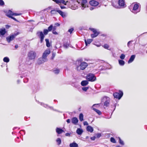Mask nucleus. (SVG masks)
Returning <instances> with one entry per match:
<instances>
[{
	"label": "nucleus",
	"instance_id": "1",
	"mask_svg": "<svg viewBox=\"0 0 147 147\" xmlns=\"http://www.w3.org/2000/svg\"><path fill=\"white\" fill-rule=\"evenodd\" d=\"M76 69L78 71L84 69L88 66V64L85 62H82L80 59H78L76 62Z\"/></svg>",
	"mask_w": 147,
	"mask_h": 147
},
{
	"label": "nucleus",
	"instance_id": "2",
	"mask_svg": "<svg viewBox=\"0 0 147 147\" xmlns=\"http://www.w3.org/2000/svg\"><path fill=\"white\" fill-rule=\"evenodd\" d=\"M50 51L49 49L45 50L43 53L42 57L38 58V64L40 65L47 61V57L50 53Z\"/></svg>",
	"mask_w": 147,
	"mask_h": 147
},
{
	"label": "nucleus",
	"instance_id": "3",
	"mask_svg": "<svg viewBox=\"0 0 147 147\" xmlns=\"http://www.w3.org/2000/svg\"><path fill=\"white\" fill-rule=\"evenodd\" d=\"M139 4L136 3L134 4H133L131 6H133V8L130 9L131 11L134 14H136L140 11V7H139Z\"/></svg>",
	"mask_w": 147,
	"mask_h": 147
},
{
	"label": "nucleus",
	"instance_id": "4",
	"mask_svg": "<svg viewBox=\"0 0 147 147\" xmlns=\"http://www.w3.org/2000/svg\"><path fill=\"white\" fill-rule=\"evenodd\" d=\"M86 80L88 81L93 82L96 80V78L95 75L92 73H89L87 75Z\"/></svg>",
	"mask_w": 147,
	"mask_h": 147
},
{
	"label": "nucleus",
	"instance_id": "5",
	"mask_svg": "<svg viewBox=\"0 0 147 147\" xmlns=\"http://www.w3.org/2000/svg\"><path fill=\"white\" fill-rule=\"evenodd\" d=\"M36 55V52L32 51H30L28 54V57L30 60H34Z\"/></svg>",
	"mask_w": 147,
	"mask_h": 147
},
{
	"label": "nucleus",
	"instance_id": "6",
	"mask_svg": "<svg viewBox=\"0 0 147 147\" xmlns=\"http://www.w3.org/2000/svg\"><path fill=\"white\" fill-rule=\"evenodd\" d=\"M102 102L104 103V105L106 107H108L110 103V98L107 96H104L102 99Z\"/></svg>",
	"mask_w": 147,
	"mask_h": 147
},
{
	"label": "nucleus",
	"instance_id": "7",
	"mask_svg": "<svg viewBox=\"0 0 147 147\" xmlns=\"http://www.w3.org/2000/svg\"><path fill=\"white\" fill-rule=\"evenodd\" d=\"M89 30L93 32V34L91 35V36L92 38L96 37L99 34V33L97 32L96 30L94 28H90Z\"/></svg>",
	"mask_w": 147,
	"mask_h": 147
},
{
	"label": "nucleus",
	"instance_id": "8",
	"mask_svg": "<svg viewBox=\"0 0 147 147\" xmlns=\"http://www.w3.org/2000/svg\"><path fill=\"white\" fill-rule=\"evenodd\" d=\"M123 95V92L120 90L119 91V93L116 92L113 94V96L114 98H118V99H120L122 96Z\"/></svg>",
	"mask_w": 147,
	"mask_h": 147
},
{
	"label": "nucleus",
	"instance_id": "9",
	"mask_svg": "<svg viewBox=\"0 0 147 147\" xmlns=\"http://www.w3.org/2000/svg\"><path fill=\"white\" fill-rule=\"evenodd\" d=\"M37 34L40 39V43H42L45 37V36L42 32V31H38L37 32Z\"/></svg>",
	"mask_w": 147,
	"mask_h": 147
},
{
	"label": "nucleus",
	"instance_id": "10",
	"mask_svg": "<svg viewBox=\"0 0 147 147\" xmlns=\"http://www.w3.org/2000/svg\"><path fill=\"white\" fill-rule=\"evenodd\" d=\"M16 36V34L10 35L9 36L6 37V39L7 41L8 42H10L11 41L14 39L15 37Z\"/></svg>",
	"mask_w": 147,
	"mask_h": 147
},
{
	"label": "nucleus",
	"instance_id": "11",
	"mask_svg": "<svg viewBox=\"0 0 147 147\" xmlns=\"http://www.w3.org/2000/svg\"><path fill=\"white\" fill-rule=\"evenodd\" d=\"M87 1L86 0H82L81 3V9L82 10L84 9L85 8L87 7Z\"/></svg>",
	"mask_w": 147,
	"mask_h": 147
},
{
	"label": "nucleus",
	"instance_id": "12",
	"mask_svg": "<svg viewBox=\"0 0 147 147\" xmlns=\"http://www.w3.org/2000/svg\"><path fill=\"white\" fill-rule=\"evenodd\" d=\"M90 4L93 6H96L99 4V2L94 0H91L89 2Z\"/></svg>",
	"mask_w": 147,
	"mask_h": 147
},
{
	"label": "nucleus",
	"instance_id": "13",
	"mask_svg": "<svg viewBox=\"0 0 147 147\" xmlns=\"http://www.w3.org/2000/svg\"><path fill=\"white\" fill-rule=\"evenodd\" d=\"M71 121L73 124L74 125H76L78 122V120L76 117H74L71 119Z\"/></svg>",
	"mask_w": 147,
	"mask_h": 147
},
{
	"label": "nucleus",
	"instance_id": "14",
	"mask_svg": "<svg viewBox=\"0 0 147 147\" xmlns=\"http://www.w3.org/2000/svg\"><path fill=\"white\" fill-rule=\"evenodd\" d=\"M98 104H95L93 105L92 107V108H93V109L99 115H100L102 113L101 111L98 109H96L94 108L93 107H95L96 105H98Z\"/></svg>",
	"mask_w": 147,
	"mask_h": 147
},
{
	"label": "nucleus",
	"instance_id": "15",
	"mask_svg": "<svg viewBox=\"0 0 147 147\" xmlns=\"http://www.w3.org/2000/svg\"><path fill=\"white\" fill-rule=\"evenodd\" d=\"M6 15L9 18H10L11 16H13V12L10 10H9L5 12Z\"/></svg>",
	"mask_w": 147,
	"mask_h": 147
},
{
	"label": "nucleus",
	"instance_id": "16",
	"mask_svg": "<svg viewBox=\"0 0 147 147\" xmlns=\"http://www.w3.org/2000/svg\"><path fill=\"white\" fill-rule=\"evenodd\" d=\"M56 131L57 133L59 134H60L64 132L63 130L59 127H57L56 128Z\"/></svg>",
	"mask_w": 147,
	"mask_h": 147
},
{
	"label": "nucleus",
	"instance_id": "17",
	"mask_svg": "<svg viewBox=\"0 0 147 147\" xmlns=\"http://www.w3.org/2000/svg\"><path fill=\"white\" fill-rule=\"evenodd\" d=\"M118 4L121 7H124L125 5L124 0H119Z\"/></svg>",
	"mask_w": 147,
	"mask_h": 147
},
{
	"label": "nucleus",
	"instance_id": "18",
	"mask_svg": "<svg viewBox=\"0 0 147 147\" xmlns=\"http://www.w3.org/2000/svg\"><path fill=\"white\" fill-rule=\"evenodd\" d=\"M135 57L136 55H132L128 61V63H129L132 62L134 60Z\"/></svg>",
	"mask_w": 147,
	"mask_h": 147
},
{
	"label": "nucleus",
	"instance_id": "19",
	"mask_svg": "<svg viewBox=\"0 0 147 147\" xmlns=\"http://www.w3.org/2000/svg\"><path fill=\"white\" fill-rule=\"evenodd\" d=\"M87 130L91 133L93 131V128L90 126H88L86 128Z\"/></svg>",
	"mask_w": 147,
	"mask_h": 147
},
{
	"label": "nucleus",
	"instance_id": "20",
	"mask_svg": "<svg viewBox=\"0 0 147 147\" xmlns=\"http://www.w3.org/2000/svg\"><path fill=\"white\" fill-rule=\"evenodd\" d=\"M88 84V81L87 80H83L82 81L81 84L82 86H84L87 85Z\"/></svg>",
	"mask_w": 147,
	"mask_h": 147
},
{
	"label": "nucleus",
	"instance_id": "21",
	"mask_svg": "<svg viewBox=\"0 0 147 147\" xmlns=\"http://www.w3.org/2000/svg\"><path fill=\"white\" fill-rule=\"evenodd\" d=\"M76 132L78 135H81L83 131L82 129L78 128L77 129Z\"/></svg>",
	"mask_w": 147,
	"mask_h": 147
},
{
	"label": "nucleus",
	"instance_id": "22",
	"mask_svg": "<svg viewBox=\"0 0 147 147\" xmlns=\"http://www.w3.org/2000/svg\"><path fill=\"white\" fill-rule=\"evenodd\" d=\"M92 41V39H88L87 40H85V42L86 46H87L88 44H90Z\"/></svg>",
	"mask_w": 147,
	"mask_h": 147
},
{
	"label": "nucleus",
	"instance_id": "23",
	"mask_svg": "<svg viewBox=\"0 0 147 147\" xmlns=\"http://www.w3.org/2000/svg\"><path fill=\"white\" fill-rule=\"evenodd\" d=\"M57 12L61 15L63 18L65 17V15L64 13L60 10H57Z\"/></svg>",
	"mask_w": 147,
	"mask_h": 147
},
{
	"label": "nucleus",
	"instance_id": "24",
	"mask_svg": "<svg viewBox=\"0 0 147 147\" xmlns=\"http://www.w3.org/2000/svg\"><path fill=\"white\" fill-rule=\"evenodd\" d=\"M69 146L70 147H78V145L75 142H74L70 144Z\"/></svg>",
	"mask_w": 147,
	"mask_h": 147
},
{
	"label": "nucleus",
	"instance_id": "25",
	"mask_svg": "<svg viewBox=\"0 0 147 147\" xmlns=\"http://www.w3.org/2000/svg\"><path fill=\"white\" fill-rule=\"evenodd\" d=\"M40 103L41 105L43 106L45 108H47L48 107H49V108H50L51 109L53 110V108L52 107L49 106L45 104L44 103L42 102H41Z\"/></svg>",
	"mask_w": 147,
	"mask_h": 147
},
{
	"label": "nucleus",
	"instance_id": "26",
	"mask_svg": "<svg viewBox=\"0 0 147 147\" xmlns=\"http://www.w3.org/2000/svg\"><path fill=\"white\" fill-rule=\"evenodd\" d=\"M6 33V31L5 28L1 29L0 30V34L2 35H4Z\"/></svg>",
	"mask_w": 147,
	"mask_h": 147
},
{
	"label": "nucleus",
	"instance_id": "27",
	"mask_svg": "<svg viewBox=\"0 0 147 147\" xmlns=\"http://www.w3.org/2000/svg\"><path fill=\"white\" fill-rule=\"evenodd\" d=\"M45 40L46 42V45L47 47H49L50 46V44L49 42V40L48 39H46Z\"/></svg>",
	"mask_w": 147,
	"mask_h": 147
},
{
	"label": "nucleus",
	"instance_id": "28",
	"mask_svg": "<svg viewBox=\"0 0 147 147\" xmlns=\"http://www.w3.org/2000/svg\"><path fill=\"white\" fill-rule=\"evenodd\" d=\"M118 61L119 64L121 66H123L125 64V61L122 60H119Z\"/></svg>",
	"mask_w": 147,
	"mask_h": 147
},
{
	"label": "nucleus",
	"instance_id": "29",
	"mask_svg": "<svg viewBox=\"0 0 147 147\" xmlns=\"http://www.w3.org/2000/svg\"><path fill=\"white\" fill-rule=\"evenodd\" d=\"M83 115L82 113H81L80 114L79 116V118L80 121H82L83 120Z\"/></svg>",
	"mask_w": 147,
	"mask_h": 147
},
{
	"label": "nucleus",
	"instance_id": "30",
	"mask_svg": "<svg viewBox=\"0 0 147 147\" xmlns=\"http://www.w3.org/2000/svg\"><path fill=\"white\" fill-rule=\"evenodd\" d=\"M3 61L4 62L8 63L9 61V59L8 57H5L3 58Z\"/></svg>",
	"mask_w": 147,
	"mask_h": 147
},
{
	"label": "nucleus",
	"instance_id": "31",
	"mask_svg": "<svg viewBox=\"0 0 147 147\" xmlns=\"http://www.w3.org/2000/svg\"><path fill=\"white\" fill-rule=\"evenodd\" d=\"M51 13L52 14H57V10L56 11L55 10H52L51 11Z\"/></svg>",
	"mask_w": 147,
	"mask_h": 147
},
{
	"label": "nucleus",
	"instance_id": "32",
	"mask_svg": "<svg viewBox=\"0 0 147 147\" xmlns=\"http://www.w3.org/2000/svg\"><path fill=\"white\" fill-rule=\"evenodd\" d=\"M56 141L57 142V144L58 145H59L61 143V139L59 138H57V139L56 140Z\"/></svg>",
	"mask_w": 147,
	"mask_h": 147
},
{
	"label": "nucleus",
	"instance_id": "33",
	"mask_svg": "<svg viewBox=\"0 0 147 147\" xmlns=\"http://www.w3.org/2000/svg\"><path fill=\"white\" fill-rule=\"evenodd\" d=\"M119 144L122 145H123L124 144V142L122 140L120 137H119Z\"/></svg>",
	"mask_w": 147,
	"mask_h": 147
},
{
	"label": "nucleus",
	"instance_id": "34",
	"mask_svg": "<svg viewBox=\"0 0 147 147\" xmlns=\"http://www.w3.org/2000/svg\"><path fill=\"white\" fill-rule=\"evenodd\" d=\"M53 28V26L52 25H51L48 27V29H47L49 32L51 31L52 30Z\"/></svg>",
	"mask_w": 147,
	"mask_h": 147
},
{
	"label": "nucleus",
	"instance_id": "35",
	"mask_svg": "<svg viewBox=\"0 0 147 147\" xmlns=\"http://www.w3.org/2000/svg\"><path fill=\"white\" fill-rule=\"evenodd\" d=\"M49 32L48 30L46 29H45L43 30V34L44 35H47Z\"/></svg>",
	"mask_w": 147,
	"mask_h": 147
},
{
	"label": "nucleus",
	"instance_id": "36",
	"mask_svg": "<svg viewBox=\"0 0 147 147\" xmlns=\"http://www.w3.org/2000/svg\"><path fill=\"white\" fill-rule=\"evenodd\" d=\"M22 76H20V78H22L23 77H24L26 76L27 75V74L26 72H25V73H22Z\"/></svg>",
	"mask_w": 147,
	"mask_h": 147
},
{
	"label": "nucleus",
	"instance_id": "37",
	"mask_svg": "<svg viewBox=\"0 0 147 147\" xmlns=\"http://www.w3.org/2000/svg\"><path fill=\"white\" fill-rule=\"evenodd\" d=\"M110 140L112 142L114 143H115L116 142L115 139L113 137L111 138Z\"/></svg>",
	"mask_w": 147,
	"mask_h": 147
},
{
	"label": "nucleus",
	"instance_id": "38",
	"mask_svg": "<svg viewBox=\"0 0 147 147\" xmlns=\"http://www.w3.org/2000/svg\"><path fill=\"white\" fill-rule=\"evenodd\" d=\"M53 1H54L56 3L58 4H59L61 3V0H52Z\"/></svg>",
	"mask_w": 147,
	"mask_h": 147
},
{
	"label": "nucleus",
	"instance_id": "39",
	"mask_svg": "<svg viewBox=\"0 0 147 147\" xmlns=\"http://www.w3.org/2000/svg\"><path fill=\"white\" fill-rule=\"evenodd\" d=\"M88 88H89V87H82V89L83 91L86 92L88 89Z\"/></svg>",
	"mask_w": 147,
	"mask_h": 147
},
{
	"label": "nucleus",
	"instance_id": "40",
	"mask_svg": "<svg viewBox=\"0 0 147 147\" xmlns=\"http://www.w3.org/2000/svg\"><path fill=\"white\" fill-rule=\"evenodd\" d=\"M125 57V55L123 54H121L120 57V58L122 59H124Z\"/></svg>",
	"mask_w": 147,
	"mask_h": 147
},
{
	"label": "nucleus",
	"instance_id": "41",
	"mask_svg": "<svg viewBox=\"0 0 147 147\" xmlns=\"http://www.w3.org/2000/svg\"><path fill=\"white\" fill-rule=\"evenodd\" d=\"M54 73L56 74H57L59 73V70L58 69H56L53 71Z\"/></svg>",
	"mask_w": 147,
	"mask_h": 147
},
{
	"label": "nucleus",
	"instance_id": "42",
	"mask_svg": "<svg viewBox=\"0 0 147 147\" xmlns=\"http://www.w3.org/2000/svg\"><path fill=\"white\" fill-rule=\"evenodd\" d=\"M74 86L76 88H78L79 86H80V85L77 83H75L74 84Z\"/></svg>",
	"mask_w": 147,
	"mask_h": 147
},
{
	"label": "nucleus",
	"instance_id": "43",
	"mask_svg": "<svg viewBox=\"0 0 147 147\" xmlns=\"http://www.w3.org/2000/svg\"><path fill=\"white\" fill-rule=\"evenodd\" d=\"M68 2L67 1H65L64 0H61V3H62L64 4L65 5H67V3Z\"/></svg>",
	"mask_w": 147,
	"mask_h": 147
},
{
	"label": "nucleus",
	"instance_id": "44",
	"mask_svg": "<svg viewBox=\"0 0 147 147\" xmlns=\"http://www.w3.org/2000/svg\"><path fill=\"white\" fill-rule=\"evenodd\" d=\"M63 46L66 48H67L69 47V44L68 43H66L64 44Z\"/></svg>",
	"mask_w": 147,
	"mask_h": 147
},
{
	"label": "nucleus",
	"instance_id": "45",
	"mask_svg": "<svg viewBox=\"0 0 147 147\" xmlns=\"http://www.w3.org/2000/svg\"><path fill=\"white\" fill-rule=\"evenodd\" d=\"M55 55H56V53H55L54 52H53L52 53V57H51V59H53L55 57Z\"/></svg>",
	"mask_w": 147,
	"mask_h": 147
},
{
	"label": "nucleus",
	"instance_id": "46",
	"mask_svg": "<svg viewBox=\"0 0 147 147\" xmlns=\"http://www.w3.org/2000/svg\"><path fill=\"white\" fill-rule=\"evenodd\" d=\"M74 30V29L73 28H71V29H69L68 31L69 32H70V34Z\"/></svg>",
	"mask_w": 147,
	"mask_h": 147
},
{
	"label": "nucleus",
	"instance_id": "47",
	"mask_svg": "<svg viewBox=\"0 0 147 147\" xmlns=\"http://www.w3.org/2000/svg\"><path fill=\"white\" fill-rule=\"evenodd\" d=\"M4 4V3L2 0H0V5H3Z\"/></svg>",
	"mask_w": 147,
	"mask_h": 147
},
{
	"label": "nucleus",
	"instance_id": "48",
	"mask_svg": "<svg viewBox=\"0 0 147 147\" xmlns=\"http://www.w3.org/2000/svg\"><path fill=\"white\" fill-rule=\"evenodd\" d=\"M103 47L104 48L107 49L109 47V46L108 45L106 44L104 45Z\"/></svg>",
	"mask_w": 147,
	"mask_h": 147
},
{
	"label": "nucleus",
	"instance_id": "49",
	"mask_svg": "<svg viewBox=\"0 0 147 147\" xmlns=\"http://www.w3.org/2000/svg\"><path fill=\"white\" fill-rule=\"evenodd\" d=\"M28 78H25L24 79V83H26L28 82Z\"/></svg>",
	"mask_w": 147,
	"mask_h": 147
},
{
	"label": "nucleus",
	"instance_id": "50",
	"mask_svg": "<svg viewBox=\"0 0 147 147\" xmlns=\"http://www.w3.org/2000/svg\"><path fill=\"white\" fill-rule=\"evenodd\" d=\"M13 16H20V15L21 14V13H14L13 12Z\"/></svg>",
	"mask_w": 147,
	"mask_h": 147
},
{
	"label": "nucleus",
	"instance_id": "51",
	"mask_svg": "<svg viewBox=\"0 0 147 147\" xmlns=\"http://www.w3.org/2000/svg\"><path fill=\"white\" fill-rule=\"evenodd\" d=\"M112 5L113 6V7H115L116 8H119V6L118 5H115V4L114 3H112Z\"/></svg>",
	"mask_w": 147,
	"mask_h": 147
},
{
	"label": "nucleus",
	"instance_id": "52",
	"mask_svg": "<svg viewBox=\"0 0 147 147\" xmlns=\"http://www.w3.org/2000/svg\"><path fill=\"white\" fill-rule=\"evenodd\" d=\"M60 7L61 9H65L66 8V7L64 6H63L62 5H60Z\"/></svg>",
	"mask_w": 147,
	"mask_h": 147
},
{
	"label": "nucleus",
	"instance_id": "53",
	"mask_svg": "<svg viewBox=\"0 0 147 147\" xmlns=\"http://www.w3.org/2000/svg\"><path fill=\"white\" fill-rule=\"evenodd\" d=\"M133 41L132 40H131L130 41H129L127 44V46L128 47H129V45Z\"/></svg>",
	"mask_w": 147,
	"mask_h": 147
},
{
	"label": "nucleus",
	"instance_id": "54",
	"mask_svg": "<svg viewBox=\"0 0 147 147\" xmlns=\"http://www.w3.org/2000/svg\"><path fill=\"white\" fill-rule=\"evenodd\" d=\"M83 124L84 125H87L88 124V123L86 121H84L83 123Z\"/></svg>",
	"mask_w": 147,
	"mask_h": 147
},
{
	"label": "nucleus",
	"instance_id": "55",
	"mask_svg": "<svg viewBox=\"0 0 147 147\" xmlns=\"http://www.w3.org/2000/svg\"><path fill=\"white\" fill-rule=\"evenodd\" d=\"M10 18L13 19V20H14L16 22H18V21L15 18L12 16H11Z\"/></svg>",
	"mask_w": 147,
	"mask_h": 147
},
{
	"label": "nucleus",
	"instance_id": "56",
	"mask_svg": "<svg viewBox=\"0 0 147 147\" xmlns=\"http://www.w3.org/2000/svg\"><path fill=\"white\" fill-rule=\"evenodd\" d=\"M70 134L69 133H67L65 134V135L66 136H70Z\"/></svg>",
	"mask_w": 147,
	"mask_h": 147
},
{
	"label": "nucleus",
	"instance_id": "57",
	"mask_svg": "<svg viewBox=\"0 0 147 147\" xmlns=\"http://www.w3.org/2000/svg\"><path fill=\"white\" fill-rule=\"evenodd\" d=\"M52 33L53 34H58V33H57V32L55 31H52Z\"/></svg>",
	"mask_w": 147,
	"mask_h": 147
},
{
	"label": "nucleus",
	"instance_id": "58",
	"mask_svg": "<svg viewBox=\"0 0 147 147\" xmlns=\"http://www.w3.org/2000/svg\"><path fill=\"white\" fill-rule=\"evenodd\" d=\"M101 136V135L99 133V134H97V137L98 138H100Z\"/></svg>",
	"mask_w": 147,
	"mask_h": 147
},
{
	"label": "nucleus",
	"instance_id": "59",
	"mask_svg": "<svg viewBox=\"0 0 147 147\" xmlns=\"http://www.w3.org/2000/svg\"><path fill=\"white\" fill-rule=\"evenodd\" d=\"M66 121L68 123H70L71 122V120L69 119H68L66 120Z\"/></svg>",
	"mask_w": 147,
	"mask_h": 147
},
{
	"label": "nucleus",
	"instance_id": "60",
	"mask_svg": "<svg viewBox=\"0 0 147 147\" xmlns=\"http://www.w3.org/2000/svg\"><path fill=\"white\" fill-rule=\"evenodd\" d=\"M95 137L93 136L91 138V139L92 140H94L95 139Z\"/></svg>",
	"mask_w": 147,
	"mask_h": 147
},
{
	"label": "nucleus",
	"instance_id": "61",
	"mask_svg": "<svg viewBox=\"0 0 147 147\" xmlns=\"http://www.w3.org/2000/svg\"><path fill=\"white\" fill-rule=\"evenodd\" d=\"M10 27V26L8 25H5V27L7 29H8Z\"/></svg>",
	"mask_w": 147,
	"mask_h": 147
},
{
	"label": "nucleus",
	"instance_id": "62",
	"mask_svg": "<svg viewBox=\"0 0 147 147\" xmlns=\"http://www.w3.org/2000/svg\"><path fill=\"white\" fill-rule=\"evenodd\" d=\"M56 29V27L55 26H53V28L52 29L53 31H55Z\"/></svg>",
	"mask_w": 147,
	"mask_h": 147
},
{
	"label": "nucleus",
	"instance_id": "63",
	"mask_svg": "<svg viewBox=\"0 0 147 147\" xmlns=\"http://www.w3.org/2000/svg\"><path fill=\"white\" fill-rule=\"evenodd\" d=\"M94 7H90V10H92L94 9Z\"/></svg>",
	"mask_w": 147,
	"mask_h": 147
},
{
	"label": "nucleus",
	"instance_id": "64",
	"mask_svg": "<svg viewBox=\"0 0 147 147\" xmlns=\"http://www.w3.org/2000/svg\"><path fill=\"white\" fill-rule=\"evenodd\" d=\"M55 25L57 26H60V24L58 23H57L55 24Z\"/></svg>",
	"mask_w": 147,
	"mask_h": 147
}]
</instances>
